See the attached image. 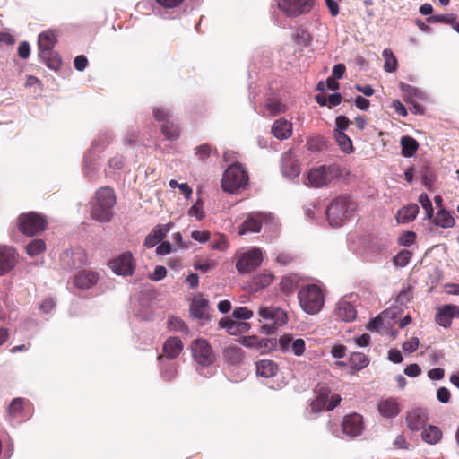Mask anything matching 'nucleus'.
Wrapping results in <instances>:
<instances>
[{
  "label": "nucleus",
  "mask_w": 459,
  "mask_h": 459,
  "mask_svg": "<svg viewBox=\"0 0 459 459\" xmlns=\"http://www.w3.org/2000/svg\"><path fill=\"white\" fill-rule=\"evenodd\" d=\"M116 204L114 190L109 186H102L95 193L91 203V217L100 222H108L114 216L113 208Z\"/></svg>",
  "instance_id": "1"
},
{
  "label": "nucleus",
  "mask_w": 459,
  "mask_h": 459,
  "mask_svg": "<svg viewBox=\"0 0 459 459\" xmlns=\"http://www.w3.org/2000/svg\"><path fill=\"white\" fill-rule=\"evenodd\" d=\"M298 299L301 308L309 315L321 311L325 303L324 292L316 284L302 287L298 293Z\"/></svg>",
  "instance_id": "2"
},
{
  "label": "nucleus",
  "mask_w": 459,
  "mask_h": 459,
  "mask_svg": "<svg viewBox=\"0 0 459 459\" xmlns=\"http://www.w3.org/2000/svg\"><path fill=\"white\" fill-rule=\"evenodd\" d=\"M357 204L348 196L335 198L328 206L326 215L329 223L333 227L342 224L356 210Z\"/></svg>",
  "instance_id": "3"
},
{
  "label": "nucleus",
  "mask_w": 459,
  "mask_h": 459,
  "mask_svg": "<svg viewBox=\"0 0 459 459\" xmlns=\"http://www.w3.org/2000/svg\"><path fill=\"white\" fill-rule=\"evenodd\" d=\"M248 182L247 171L238 164L230 166L223 174L221 186L224 191L236 193L244 189Z\"/></svg>",
  "instance_id": "4"
},
{
  "label": "nucleus",
  "mask_w": 459,
  "mask_h": 459,
  "mask_svg": "<svg viewBox=\"0 0 459 459\" xmlns=\"http://www.w3.org/2000/svg\"><path fill=\"white\" fill-rule=\"evenodd\" d=\"M17 225L19 230L26 236H35L47 229V220L45 216L30 212L27 213H22L17 219Z\"/></svg>",
  "instance_id": "5"
},
{
  "label": "nucleus",
  "mask_w": 459,
  "mask_h": 459,
  "mask_svg": "<svg viewBox=\"0 0 459 459\" xmlns=\"http://www.w3.org/2000/svg\"><path fill=\"white\" fill-rule=\"evenodd\" d=\"M316 398L311 403L312 411L318 412L323 410L331 411L341 402L338 394H333L330 388L325 384H319L315 389Z\"/></svg>",
  "instance_id": "6"
},
{
  "label": "nucleus",
  "mask_w": 459,
  "mask_h": 459,
  "mask_svg": "<svg viewBox=\"0 0 459 459\" xmlns=\"http://www.w3.org/2000/svg\"><path fill=\"white\" fill-rule=\"evenodd\" d=\"M259 316L267 321L262 326V333L265 334L274 333L278 326L287 323V314L281 308L276 307H261L258 310Z\"/></svg>",
  "instance_id": "7"
},
{
  "label": "nucleus",
  "mask_w": 459,
  "mask_h": 459,
  "mask_svg": "<svg viewBox=\"0 0 459 459\" xmlns=\"http://www.w3.org/2000/svg\"><path fill=\"white\" fill-rule=\"evenodd\" d=\"M339 171L336 166L322 165L311 169L307 173L308 184L313 187H322L330 184L338 177Z\"/></svg>",
  "instance_id": "8"
},
{
  "label": "nucleus",
  "mask_w": 459,
  "mask_h": 459,
  "mask_svg": "<svg viewBox=\"0 0 459 459\" xmlns=\"http://www.w3.org/2000/svg\"><path fill=\"white\" fill-rule=\"evenodd\" d=\"M263 262L261 249L254 247L243 253L236 263V269L239 273H248L255 270Z\"/></svg>",
  "instance_id": "9"
},
{
  "label": "nucleus",
  "mask_w": 459,
  "mask_h": 459,
  "mask_svg": "<svg viewBox=\"0 0 459 459\" xmlns=\"http://www.w3.org/2000/svg\"><path fill=\"white\" fill-rule=\"evenodd\" d=\"M194 359L201 366L208 367L215 361V354L204 339H197L191 345Z\"/></svg>",
  "instance_id": "10"
},
{
  "label": "nucleus",
  "mask_w": 459,
  "mask_h": 459,
  "mask_svg": "<svg viewBox=\"0 0 459 459\" xmlns=\"http://www.w3.org/2000/svg\"><path fill=\"white\" fill-rule=\"evenodd\" d=\"M314 5V0H279V8L290 17L307 13Z\"/></svg>",
  "instance_id": "11"
},
{
  "label": "nucleus",
  "mask_w": 459,
  "mask_h": 459,
  "mask_svg": "<svg viewBox=\"0 0 459 459\" xmlns=\"http://www.w3.org/2000/svg\"><path fill=\"white\" fill-rule=\"evenodd\" d=\"M111 270L117 275H132L135 269V260L131 252H124L108 263Z\"/></svg>",
  "instance_id": "12"
},
{
  "label": "nucleus",
  "mask_w": 459,
  "mask_h": 459,
  "mask_svg": "<svg viewBox=\"0 0 459 459\" xmlns=\"http://www.w3.org/2000/svg\"><path fill=\"white\" fill-rule=\"evenodd\" d=\"M342 432L351 437L359 436L363 430L362 416L358 413H352L343 418L342 423Z\"/></svg>",
  "instance_id": "13"
},
{
  "label": "nucleus",
  "mask_w": 459,
  "mask_h": 459,
  "mask_svg": "<svg viewBox=\"0 0 459 459\" xmlns=\"http://www.w3.org/2000/svg\"><path fill=\"white\" fill-rule=\"evenodd\" d=\"M264 216L261 212L247 214L245 221L238 227V234L257 233L261 230Z\"/></svg>",
  "instance_id": "14"
},
{
  "label": "nucleus",
  "mask_w": 459,
  "mask_h": 459,
  "mask_svg": "<svg viewBox=\"0 0 459 459\" xmlns=\"http://www.w3.org/2000/svg\"><path fill=\"white\" fill-rule=\"evenodd\" d=\"M405 420L411 431H419L426 427L428 414L425 410L415 409L407 413Z\"/></svg>",
  "instance_id": "15"
},
{
  "label": "nucleus",
  "mask_w": 459,
  "mask_h": 459,
  "mask_svg": "<svg viewBox=\"0 0 459 459\" xmlns=\"http://www.w3.org/2000/svg\"><path fill=\"white\" fill-rule=\"evenodd\" d=\"M377 410L385 418H394L400 413L401 405L397 398L389 397L378 403Z\"/></svg>",
  "instance_id": "16"
},
{
  "label": "nucleus",
  "mask_w": 459,
  "mask_h": 459,
  "mask_svg": "<svg viewBox=\"0 0 459 459\" xmlns=\"http://www.w3.org/2000/svg\"><path fill=\"white\" fill-rule=\"evenodd\" d=\"M169 224L157 225L145 238L143 246L148 248L156 246L158 243L162 241V239L166 237V235L169 231Z\"/></svg>",
  "instance_id": "17"
},
{
  "label": "nucleus",
  "mask_w": 459,
  "mask_h": 459,
  "mask_svg": "<svg viewBox=\"0 0 459 459\" xmlns=\"http://www.w3.org/2000/svg\"><path fill=\"white\" fill-rule=\"evenodd\" d=\"M16 264L15 251L13 248L0 247V275L8 273Z\"/></svg>",
  "instance_id": "18"
},
{
  "label": "nucleus",
  "mask_w": 459,
  "mask_h": 459,
  "mask_svg": "<svg viewBox=\"0 0 459 459\" xmlns=\"http://www.w3.org/2000/svg\"><path fill=\"white\" fill-rule=\"evenodd\" d=\"M334 314L337 318L342 321L351 322L356 318L357 311L355 307L350 301L341 299L337 303Z\"/></svg>",
  "instance_id": "19"
},
{
  "label": "nucleus",
  "mask_w": 459,
  "mask_h": 459,
  "mask_svg": "<svg viewBox=\"0 0 459 459\" xmlns=\"http://www.w3.org/2000/svg\"><path fill=\"white\" fill-rule=\"evenodd\" d=\"M274 278L273 273L264 270L252 278L249 287L252 291H259L268 287L274 281Z\"/></svg>",
  "instance_id": "20"
},
{
  "label": "nucleus",
  "mask_w": 459,
  "mask_h": 459,
  "mask_svg": "<svg viewBox=\"0 0 459 459\" xmlns=\"http://www.w3.org/2000/svg\"><path fill=\"white\" fill-rule=\"evenodd\" d=\"M454 212H449L444 208H439L435 216L433 215V223L442 229L453 228L455 225Z\"/></svg>",
  "instance_id": "21"
},
{
  "label": "nucleus",
  "mask_w": 459,
  "mask_h": 459,
  "mask_svg": "<svg viewBox=\"0 0 459 459\" xmlns=\"http://www.w3.org/2000/svg\"><path fill=\"white\" fill-rule=\"evenodd\" d=\"M98 273L93 271L83 270L74 277V284L80 289H90L97 283Z\"/></svg>",
  "instance_id": "22"
},
{
  "label": "nucleus",
  "mask_w": 459,
  "mask_h": 459,
  "mask_svg": "<svg viewBox=\"0 0 459 459\" xmlns=\"http://www.w3.org/2000/svg\"><path fill=\"white\" fill-rule=\"evenodd\" d=\"M163 355L169 359L177 358L183 350L182 341L178 337H169L163 344Z\"/></svg>",
  "instance_id": "23"
},
{
  "label": "nucleus",
  "mask_w": 459,
  "mask_h": 459,
  "mask_svg": "<svg viewBox=\"0 0 459 459\" xmlns=\"http://www.w3.org/2000/svg\"><path fill=\"white\" fill-rule=\"evenodd\" d=\"M272 133L278 139H287L291 135L292 124L283 118L278 119L272 126Z\"/></svg>",
  "instance_id": "24"
},
{
  "label": "nucleus",
  "mask_w": 459,
  "mask_h": 459,
  "mask_svg": "<svg viewBox=\"0 0 459 459\" xmlns=\"http://www.w3.org/2000/svg\"><path fill=\"white\" fill-rule=\"evenodd\" d=\"M300 278L298 274L282 276L279 283V290L286 296L291 295L299 287Z\"/></svg>",
  "instance_id": "25"
},
{
  "label": "nucleus",
  "mask_w": 459,
  "mask_h": 459,
  "mask_svg": "<svg viewBox=\"0 0 459 459\" xmlns=\"http://www.w3.org/2000/svg\"><path fill=\"white\" fill-rule=\"evenodd\" d=\"M57 39L53 31L48 30L40 33L38 38L39 53L53 50Z\"/></svg>",
  "instance_id": "26"
},
{
  "label": "nucleus",
  "mask_w": 459,
  "mask_h": 459,
  "mask_svg": "<svg viewBox=\"0 0 459 459\" xmlns=\"http://www.w3.org/2000/svg\"><path fill=\"white\" fill-rule=\"evenodd\" d=\"M84 254L82 251H73V250H65L60 256V260L62 261L63 266L65 269H73L80 266L81 264H77L75 262V258L81 260L82 263V257Z\"/></svg>",
  "instance_id": "27"
},
{
  "label": "nucleus",
  "mask_w": 459,
  "mask_h": 459,
  "mask_svg": "<svg viewBox=\"0 0 459 459\" xmlns=\"http://www.w3.org/2000/svg\"><path fill=\"white\" fill-rule=\"evenodd\" d=\"M442 437L443 433L441 429L434 425L425 427L421 432L422 440L430 445L438 443L442 439Z\"/></svg>",
  "instance_id": "28"
},
{
  "label": "nucleus",
  "mask_w": 459,
  "mask_h": 459,
  "mask_svg": "<svg viewBox=\"0 0 459 459\" xmlns=\"http://www.w3.org/2000/svg\"><path fill=\"white\" fill-rule=\"evenodd\" d=\"M278 366L269 359H263L256 363V373L263 377H272L276 375Z\"/></svg>",
  "instance_id": "29"
},
{
  "label": "nucleus",
  "mask_w": 459,
  "mask_h": 459,
  "mask_svg": "<svg viewBox=\"0 0 459 459\" xmlns=\"http://www.w3.org/2000/svg\"><path fill=\"white\" fill-rule=\"evenodd\" d=\"M39 56L49 69L57 71L62 65L59 55L54 50L39 53Z\"/></svg>",
  "instance_id": "30"
},
{
  "label": "nucleus",
  "mask_w": 459,
  "mask_h": 459,
  "mask_svg": "<svg viewBox=\"0 0 459 459\" xmlns=\"http://www.w3.org/2000/svg\"><path fill=\"white\" fill-rule=\"evenodd\" d=\"M419 212V206L416 204H411L403 207L398 211L397 221L400 223H406L413 221Z\"/></svg>",
  "instance_id": "31"
},
{
  "label": "nucleus",
  "mask_w": 459,
  "mask_h": 459,
  "mask_svg": "<svg viewBox=\"0 0 459 459\" xmlns=\"http://www.w3.org/2000/svg\"><path fill=\"white\" fill-rule=\"evenodd\" d=\"M208 308V300L203 298L195 299L190 307L191 315L197 319L206 317Z\"/></svg>",
  "instance_id": "32"
},
{
  "label": "nucleus",
  "mask_w": 459,
  "mask_h": 459,
  "mask_svg": "<svg viewBox=\"0 0 459 459\" xmlns=\"http://www.w3.org/2000/svg\"><path fill=\"white\" fill-rule=\"evenodd\" d=\"M402 154L403 157H412L418 148V142L411 136L405 135L401 138Z\"/></svg>",
  "instance_id": "33"
},
{
  "label": "nucleus",
  "mask_w": 459,
  "mask_h": 459,
  "mask_svg": "<svg viewBox=\"0 0 459 459\" xmlns=\"http://www.w3.org/2000/svg\"><path fill=\"white\" fill-rule=\"evenodd\" d=\"M448 307V305H444L443 307L437 308L435 316L437 324L444 328L450 327L452 324L453 316Z\"/></svg>",
  "instance_id": "34"
},
{
  "label": "nucleus",
  "mask_w": 459,
  "mask_h": 459,
  "mask_svg": "<svg viewBox=\"0 0 459 459\" xmlns=\"http://www.w3.org/2000/svg\"><path fill=\"white\" fill-rule=\"evenodd\" d=\"M180 131L179 126L171 121L162 124L160 127L161 134L164 135L165 139L169 141L178 139Z\"/></svg>",
  "instance_id": "35"
},
{
  "label": "nucleus",
  "mask_w": 459,
  "mask_h": 459,
  "mask_svg": "<svg viewBox=\"0 0 459 459\" xmlns=\"http://www.w3.org/2000/svg\"><path fill=\"white\" fill-rule=\"evenodd\" d=\"M368 365V357L362 352H353L350 357V366L353 371H359Z\"/></svg>",
  "instance_id": "36"
},
{
  "label": "nucleus",
  "mask_w": 459,
  "mask_h": 459,
  "mask_svg": "<svg viewBox=\"0 0 459 459\" xmlns=\"http://www.w3.org/2000/svg\"><path fill=\"white\" fill-rule=\"evenodd\" d=\"M225 359L230 364H238L242 360V350L238 346H229L223 351Z\"/></svg>",
  "instance_id": "37"
},
{
  "label": "nucleus",
  "mask_w": 459,
  "mask_h": 459,
  "mask_svg": "<svg viewBox=\"0 0 459 459\" xmlns=\"http://www.w3.org/2000/svg\"><path fill=\"white\" fill-rule=\"evenodd\" d=\"M265 107L271 116H277L286 110V105L278 98L268 99Z\"/></svg>",
  "instance_id": "38"
},
{
  "label": "nucleus",
  "mask_w": 459,
  "mask_h": 459,
  "mask_svg": "<svg viewBox=\"0 0 459 459\" xmlns=\"http://www.w3.org/2000/svg\"><path fill=\"white\" fill-rule=\"evenodd\" d=\"M195 156L201 161L206 160L212 155V153H214L216 156L219 155L217 149L215 147L212 148V146L209 143L201 144L195 147Z\"/></svg>",
  "instance_id": "39"
},
{
  "label": "nucleus",
  "mask_w": 459,
  "mask_h": 459,
  "mask_svg": "<svg viewBox=\"0 0 459 459\" xmlns=\"http://www.w3.org/2000/svg\"><path fill=\"white\" fill-rule=\"evenodd\" d=\"M383 57L385 59L384 69L388 73L395 72L397 69L398 62L391 49H385L383 51Z\"/></svg>",
  "instance_id": "40"
},
{
  "label": "nucleus",
  "mask_w": 459,
  "mask_h": 459,
  "mask_svg": "<svg viewBox=\"0 0 459 459\" xmlns=\"http://www.w3.org/2000/svg\"><path fill=\"white\" fill-rule=\"evenodd\" d=\"M46 250L45 242L40 239H33L26 246V252L30 256H36L42 254Z\"/></svg>",
  "instance_id": "41"
},
{
  "label": "nucleus",
  "mask_w": 459,
  "mask_h": 459,
  "mask_svg": "<svg viewBox=\"0 0 459 459\" xmlns=\"http://www.w3.org/2000/svg\"><path fill=\"white\" fill-rule=\"evenodd\" d=\"M334 137L342 152L345 153H351L353 152L354 148L352 141L347 134L344 133H335Z\"/></svg>",
  "instance_id": "42"
},
{
  "label": "nucleus",
  "mask_w": 459,
  "mask_h": 459,
  "mask_svg": "<svg viewBox=\"0 0 459 459\" xmlns=\"http://www.w3.org/2000/svg\"><path fill=\"white\" fill-rule=\"evenodd\" d=\"M306 146L309 151H321L326 148V141L322 136L309 137L307 141Z\"/></svg>",
  "instance_id": "43"
},
{
  "label": "nucleus",
  "mask_w": 459,
  "mask_h": 459,
  "mask_svg": "<svg viewBox=\"0 0 459 459\" xmlns=\"http://www.w3.org/2000/svg\"><path fill=\"white\" fill-rule=\"evenodd\" d=\"M455 21H456V15L454 13L436 14L427 18L429 23L439 22L452 25Z\"/></svg>",
  "instance_id": "44"
},
{
  "label": "nucleus",
  "mask_w": 459,
  "mask_h": 459,
  "mask_svg": "<svg viewBox=\"0 0 459 459\" xmlns=\"http://www.w3.org/2000/svg\"><path fill=\"white\" fill-rule=\"evenodd\" d=\"M168 327L170 331L186 333L187 326L185 322L178 316H170L168 320Z\"/></svg>",
  "instance_id": "45"
},
{
  "label": "nucleus",
  "mask_w": 459,
  "mask_h": 459,
  "mask_svg": "<svg viewBox=\"0 0 459 459\" xmlns=\"http://www.w3.org/2000/svg\"><path fill=\"white\" fill-rule=\"evenodd\" d=\"M219 325L221 328L226 329L230 334L239 333V329H238L239 326L238 321H234L230 318H222L220 320Z\"/></svg>",
  "instance_id": "46"
},
{
  "label": "nucleus",
  "mask_w": 459,
  "mask_h": 459,
  "mask_svg": "<svg viewBox=\"0 0 459 459\" xmlns=\"http://www.w3.org/2000/svg\"><path fill=\"white\" fill-rule=\"evenodd\" d=\"M419 203L421 204L422 208L425 210L426 218L431 219L434 215V210L432 207V203L427 194L422 193L419 196Z\"/></svg>",
  "instance_id": "47"
},
{
  "label": "nucleus",
  "mask_w": 459,
  "mask_h": 459,
  "mask_svg": "<svg viewBox=\"0 0 459 459\" xmlns=\"http://www.w3.org/2000/svg\"><path fill=\"white\" fill-rule=\"evenodd\" d=\"M23 403L22 398H14L8 407L9 416L12 418L16 417L23 410Z\"/></svg>",
  "instance_id": "48"
},
{
  "label": "nucleus",
  "mask_w": 459,
  "mask_h": 459,
  "mask_svg": "<svg viewBox=\"0 0 459 459\" xmlns=\"http://www.w3.org/2000/svg\"><path fill=\"white\" fill-rule=\"evenodd\" d=\"M411 258V252L402 250L394 257V264L397 266H406Z\"/></svg>",
  "instance_id": "49"
},
{
  "label": "nucleus",
  "mask_w": 459,
  "mask_h": 459,
  "mask_svg": "<svg viewBox=\"0 0 459 459\" xmlns=\"http://www.w3.org/2000/svg\"><path fill=\"white\" fill-rule=\"evenodd\" d=\"M216 262L212 260H198L194 264L195 270H199L202 273H208L209 271L216 267Z\"/></svg>",
  "instance_id": "50"
},
{
  "label": "nucleus",
  "mask_w": 459,
  "mask_h": 459,
  "mask_svg": "<svg viewBox=\"0 0 459 459\" xmlns=\"http://www.w3.org/2000/svg\"><path fill=\"white\" fill-rule=\"evenodd\" d=\"M351 121L345 116H338L335 119V133H344V131L348 128Z\"/></svg>",
  "instance_id": "51"
},
{
  "label": "nucleus",
  "mask_w": 459,
  "mask_h": 459,
  "mask_svg": "<svg viewBox=\"0 0 459 459\" xmlns=\"http://www.w3.org/2000/svg\"><path fill=\"white\" fill-rule=\"evenodd\" d=\"M211 247L215 250L224 251L229 247L228 239L224 235L221 234L216 239L212 241Z\"/></svg>",
  "instance_id": "52"
},
{
  "label": "nucleus",
  "mask_w": 459,
  "mask_h": 459,
  "mask_svg": "<svg viewBox=\"0 0 459 459\" xmlns=\"http://www.w3.org/2000/svg\"><path fill=\"white\" fill-rule=\"evenodd\" d=\"M412 299V292L410 288L402 290L396 297V302L401 306L406 305Z\"/></svg>",
  "instance_id": "53"
},
{
  "label": "nucleus",
  "mask_w": 459,
  "mask_h": 459,
  "mask_svg": "<svg viewBox=\"0 0 459 459\" xmlns=\"http://www.w3.org/2000/svg\"><path fill=\"white\" fill-rule=\"evenodd\" d=\"M153 116L158 122L162 124L169 122L170 114L163 108H156L153 110Z\"/></svg>",
  "instance_id": "54"
},
{
  "label": "nucleus",
  "mask_w": 459,
  "mask_h": 459,
  "mask_svg": "<svg viewBox=\"0 0 459 459\" xmlns=\"http://www.w3.org/2000/svg\"><path fill=\"white\" fill-rule=\"evenodd\" d=\"M188 214L189 216L196 217L199 221L204 218V212L203 211V203L201 200L195 202V204L189 209Z\"/></svg>",
  "instance_id": "55"
},
{
  "label": "nucleus",
  "mask_w": 459,
  "mask_h": 459,
  "mask_svg": "<svg viewBox=\"0 0 459 459\" xmlns=\"http://www.w3.org/2000/svg\"><path fill=\"white\" fill-rule=\"evenodd\" d=\"M252 316L253 312L246 307H237L233 311V316L237 319H248Z\"/></svg>",
  "instance_id": "56"
},
{
  "label": "nucleus",
  "mask_w": 459,
  "mask_h": 459,
  "mask_svg": "<svg viewBox=\"0 0 459 459\" xmlns=\"http://www.w3.org/2000/svg\"><path fill=\"white\" fill-rule=\"evenodd\" d=\"M420 341L417 337H412L410 340L406 341L403 344V350L405 352L412 353L419 347Z\"/></svg>",
  "instance_id": "57"
},
{
  "label": "nucleus",
  "mask_w": 459,
  "mask_h": 459,
  "mask_svg": "<svg viewBox=\"0 0 459 459\" xmlns=\"http://www.w3.org/2000/svg\"><path fill=\"white\" fill-rule=\"evenodd\" d=\"M167 275V270L164 266L158 265L155 267L153 273L149 276L150 280L158 281L164 279Z\"/></svg>",
  "instance_id": "58"
},
{
  "label": "nucleus",
  "mask_w": 459,
  "mask_h": 459,
  "mask_svg": "<svg viewBox=\"0 0 459 459\" xmlns=\"http://www.w3.org/2000/svg\"><path fill=\"white\" fill-rule=\"evenodd\" d=\"M291 351L297 355L300 356L305 351V341L303 339H296L291 343Z\"/></svg>",
  "instance_id": "59"
},
{
  "label": "nucleus",
  "mask_w": 459,
  "mask_h": 459,
  "mask_svg": "<svg viewBox=\"0 0 459 459\" xmlns=\"http://www.w3.org/2000/svg\"><path fill=\"white\" fill-rule=\"evenodd\" d=\"M347 348L342 344H335L331 349V354L333 358L342 359L346 355Z\"/></svg>",
  "instance_id": "60"
},
{
  "label": "nucleus",
  "mask_w": 459,
  "mask_h": 459,
  "mask_svg": "<svg viewBox=\"0 0 459 459\" xmlns=\"http://www.w3.org/2000/svg\"><path fill=\"white\" fill-rule=\"evenodd\" d=\"M191 237L200 243H205L210 238V232L205 230H194L191 233Z\"/></svg>",
  "instance_id": "61"
},
{
  "label": "nucleus",
  "mask_w": 459,
  "mask_h": 459,
  "mask_svg": "<svg viewBox=\"0 0 459 459\" xmlns=\"http://www.w3.org/2000/svg\"><path fill=\"white\" fill-rule=\"evenodd\" d=\"M437 398L442 403H447L451 399L450 391L446 387H440L437 391Z\"/></svg>",
  "instance_id": "62"
},
{
  "label": "nucleus",
  "mask_w": 459,
  "mask_h": 459,
  "mask_svg": "<svg viewBox=\"0 0 459 459\" xmlns=\"http://www.w3.org/2000/svg\"><path fill=\"white\" fill-rule=\"evenodd\" d=\"M436 181V177L431 172H426L421 178V183L425 186V187L429 190H432L434 186V183Z\"/></svg>",
  "instance_id": "63"
},
{
  "label": "nucleus",
  "mask_w": 459,
  "mask_h": 459,
  "mask_svg": "<svg viewBox=\"0 0 459 459\" xmlns=\"http://www.w3.org/2000/svg\"><path fill=\"white\" fill-rule=\"evenodd\" d=\"M74 68L78 71H83L88 65V59L83 55L77 56L74 60Z\"/></svg>",
  "instance_id": "64"
}]
</instances>
